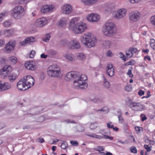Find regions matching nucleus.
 Masks as SVG:
<instances>
[{"label":"nucleus","instance_id":"nucleus-14","mask_svg":"<svg viewBox=\"0 0 155 155\" xmlns=\"http://www.w3.org/2000/svg\"><path fill=\"white\" fill-rule=\"evenodd\" d=\"M25 68L30 71H34L36 69L35 63L33 61H27L25 64Z\"/></svg>","mask_w":155,"mask_h":155},{"label":"nucleus","instance_id":"nucleus-50","mask_svg":"<svg viewBox=\"0 0 155 155\" xmlns=\"http://www.w3.org/2000/svg\"><path fill=\"white\" fill-rule=\"evenodd\" d=\"M112 123L111 122H110L107 124V127L108 128L110 129L112 128L113 127H114V126L113 125H110Z\"/></svg>","mask_w":155,"mask_h":155},{"label":"nucleus","instance_id":"nucleus-49","mask_svg":"<svg viewBox=\"0 0 155 155\" xmlns=\"http://www.w3.org/2000/svg\"><path fill=\"white\" fill-rule=\"evenodd\" d=\"M127 74L131 78H133L134 76L131 73V70H128Z\"/></svg>","mask_w":155,"mask_h":155},{"label":"nucleus","instance_id":"nucleus-53","mask_svg":"<svg viewBox=\"0 0 155 155\" xmlns=\"http://www.w3.org/2000/svg\"><path fill=\"white\" fill-rule=\"evenodd\" d=\"M5 16V13H1L0 14V21L3 20V18Z\"/></svg>","mask_w":155,"mask_h":155},{"label":"nucleus","instance_id":"nucleus-55","mask_svg":"<svg viewBox=\"0 0 155 155\" xmlns=\"http://www.w3.org/2000/svg\"><path fill=\"white\" fill-rule=\"evenodd\" d=\"M144 147L147 150V152L150 151L151 150V148L149 147L148 145H145Z\"/></svg>","mask_w":155,"mask_h":155},{"label":"nucleus","instance_id":"nucleus-20","mask_svg":"<svg viewBox=\"0 0 155 155\" xmlns=\"http://www.w3.org/2000/svg\"><path fill=\"white\" fill-rule=\"evenodd\" d=\"M140 14L139 13H131L129 15V18L131 21L135 22L138 20L140 17Z\"/></svg>","mask_w":155,"mask_h":155},{"label":"nucleus","instance_id":"nucleus-64","mask_svg":"<svg viewBox=\"0 0 155 155\" xmlns=\"http://www.w3.org/2000/svg\"><path fill=\"white\" fill-rule=\"evenodd\" d=\"M150 47L153 49H155V43L154 44H150Z\"/></svg>","mask_w":155,"mask_h":155},{"label":"nucleus","instance_id":"nucleus-36","mask_svg":"<svg viewBox=\"0 0 155 155\" xmlns=\"http://www.w3.org/2000/svg\"><path fill=\"white\" fill-rule=\"evenodd\" d=\"M126 54L127 56L129 58L131 57L133 55L132 52L130 50V48L126 51Z\"/></svg>","mask_w":155,"mask_h":155},{"label":"nucleus","instance_id":"nucleus-7","mask_svg":"<svg viewBox=\"0 0 155 155\" xmlns=\"http://www.w3.org/2000/svg\"><path fill=\"white\" fill-rule=\"evenodd\" d=\"M126 12L127 11L126 9H120L114 14V16L117 19H119L125 16Z\"/></svg>","mask_w":155,"mask_h":155},{"label":"nucleus","instance_id":"nucleus-51","mask_svg":"<svg viewBox=\"0 0 155 155\" xmlns=\"http://www.w3.org/2000/svg\"><path fill=\"white\" fill-rule=\"evenodd\" d=\"M57 52L54 51L50 50L49 51V53L51 55H54L56 54Z\"/></svg>","mask_w":155,"mask_h":155},{"label":"nucleus","instance_id":"nucleus-48","mask_svg":"<svg viewBox=\"0 0 155 155\" xmlns=\"http://www.w3.org/2000/svg\"><path fill=\"white\" fill-rule=\"evenodd\" d=\"M97 126L94 123L91 124L90 126L91 129L94 130L96 128Z\"/></svg>","mask_w":155,"mask_h":155},{"label":"nucleus","instance_id":"nucleus-31","mask_svg":"<svg viewBox=\"0 0 155 155\" xmlns=\"http://www.w3.org/2000/svg\"><path fill=\"white\" fill-rule=\"evenodd\" d=\"M65 58L68 60L70 61H74V59L73 54H67L65 56Z\"/></svg>","mask_w":155,"mask_h":155},{"label":"nucleus","instance_id":"nucleus-8","mask_svg":"<svg viewBox=\"0 0 155 155\" xmlns=\"http://www.w3.org/2000/svg\"><path fill=\"white\" fill-rule=\"evenodd\" d=\"M17 87L20 90L24 91L30 88L28 85H26L23 79H21L17 83Z\"/></svg>","mask_w":155,"mask_h":155},{"label":"nucleus","instance_id":"nucleus-30","mask_svg":"<svg viewBox=\"0 0 155 155\" xmlns=\"http://www.w3.org/2000/svg\"><path fill=\"white\" fill-rule=\"evenodd\" d=\"M13 34V31L12 30L9 29L4 31V35L8 37L11 36Z\"/></svg>","mask_w":155,"mask_h":155},{"label":"nucleus","instance_id":"nucleus-61","mask_svg":"<svg viewBox=\"0 0 155 155\" xmlns=\"http://www.w3.org/2000/svg\"><path fill=\"white\" fill-rule=\"evenodd\" d=\"M106 111V110L104 109V108H103L102 109H101L96 110V111L97 112H101V111H103V112H104Z\"/></svg>","mask_w":155,"mask_h":155},{"label":"nucleus","instance_id":"nucleus-58","mask_svg":"<svg viewBox=\"0 0 155 155\" xmlns=\"http://www.w3.org/2000/svg\"><path fill=\"white\" fill-rule=\"evenodd\" d=\"M138 93L139 96H142V95L144 94V92L142 90H140L139 91Z\"/></svg>","mask_w":155,"mask_h":155},{"label":"nucleus","instance_id":"nucleus-9","mask_svg":"<svg viewBox=\"0 0 155 155\" xmlns=\"http://www.w3.org/2000/svg\"><path fill=\"white\" fill-rule=\"evenodd\" d=\"M68 46L71 49H79L81 47L80 43L76 39L72 40L69 42Z\"/></svg>","mask_w":155,"mask_h":155},{"label":"nucleus","instance_id":"nucleus-11","mask_svg":"<svg viewBox=\"0 0 155 155\" xmlns=\"http://www.w3.org/2000/svg\"><path fill=\"white\" fill-rule=\"evenodd\" d=\"M23 80L25 83L26 85H28V86L30 87V88L34 84L35 82V80L30 75H28L25 78H24Z\"/></svg>","mask_w":155,"mask_h":155},{"label":"nucleus","instance_id":"nucleus-41","mask_svg":"<svg viewBox=\"0 0 155 155\" xmlns=\"http://www.w3.org/2000/svg\"><path fill=\"white\" fill-rule=\"evenodd\" d=\"M150 20L151 23L155 26V15L152 16Z\"/></svg>","mask_w":155,"mask_h":155},{"label":"nucleus","instance_id":"nucleus-59","mask_svg":"<svg viewBox=\"0 0 155 155\" xmlns=\"http://www.w3.org/2000/svg\"><path fill=\"white\" fill-rule=\"evenodd\" d=\"M48 57V55L47 54H45L44 53L41 54L40 55V57L42 58H46Z\"/></svg>","mask_w":155,"mask_h":155},{"label":"nucleus","instance_id":"nucleus-10","mask_svg":"<svg viewBox=\"0 0 155 155\" xmlns=\"http://www.w3.org/2000/svg\"><path fill=\"white\" fill-rule=\"evenodd\" d=\"M87 19L90 21L96 22L100 20V18L97 14L91 13L87 15Z\"/></svg>","mask_w":155,"mask_h":155},{"label":"nucleus","instance_id":"nucleus-38","mask_svg":"<svg viewBox=\"0 0 155 155\" xmlns=\"http://www.w3.org/2000/svg\"><path fill=\"white\" fill-rule=\"evenodd\" d=\"M11 25V22L8 20L5 21L3 23V25L5 27H8L10 26Z\"/></svg>","mask_w":155,"mask_h":155},{"label":"nucleus","instance_id":"nucleus-15","mask_svg":"<svg viewBox=\"0 0 155 155\" xmlns=\"http://www.w3.org/2000/svg\"><path fill=\"white\" fill-rule=\"evenodd\" d=\"M130 107L131 108L134 107V110L138 111H142L143 108V105L142 104L138 103H132L130 104Z\"/></svg>","mask_w":155,"mask_h":155},{"label":"nucleus","instance_id":"nucleus-39","mask_svg":"<svg viewBox=\"0 0 155 155\" xmlns=\"http://www.w3.org/2000/svg\"><path fill=\"white\" fill-rule=\"evenodd\" d=\"M130 151L133 153H136L137 152V150L134 147H130Z\"/></svg>","mask_w":155,"mask_h":155},{"label":"nucleus","instance_id":"nucleus-24","mask_svg":"<svg viewBox=\"0 0 155 155\" xmlns=\"http://www.w3.org/2000/svg\"><path fill=\"white\" fill-rule=\"evenodd\" d=\"M80 29L79 28L78 23H76L73 26L72 30L76 34H81V32Z\"/></svg>","mask_w":155,"mask_h":155},{"label":"nucleus","instance_id":"nucleus-16","mask_svg":"<svg viewBox=\"0 0 155 155\" xmlns=\"http://www.w3.org/2000/svg\"><path fill=\"white\" fill-rule=\"evenodd\" d=\"M63 12L66 14H70L72 11L71 6L70 5L66 4L64 5L61 7Z\"/></svg>","mask_w":155,"mask_h":155},{"label":"nucleus","instance_id":"nucleus-19","mask_svg":"<svg viewBox=\"0 0 155 155\" xmlns=\"http://www.w3.org/2000/svg\"><path fill=\"white\" fill-rule=\"evenodd\" d=\"M47 22V20L45 18L38 19L36 21V25L38 27H41L45 25Z\"/></svg>","mask_w":155,"mask_h":155},{"label":"nucleus","instance_id":"nucleus-34","mask_svg":"<svg viewBox=\"0 0 155 155\" xmlns=\"http://www.w3.org/2000/svg\"><path fill=\"white\" fill-rule=\"evenodd\" d=\"M62 141L63 142L61 146V147L62 149H65L68 147V144L65 141L62 140Z\"/></svg>","mask_w":155,"mask_h":155},{"label":"nucleus","instance_id":"nucleus-6","mask_svg":"<svg viewBox=\"0 0 155 155\" xmlns=\"http://www.w3.org/2000/svg\"><path fill=\"white\" fill-rule=\"evenodd\" d=\"M12 68L9 65H6L0 70V74L2 78H5L7 75L10 73L12 71Z\"/></svg>","mask_w":155,"mask_h":155},{"label":"nucleus","instance_id":"nucleus-22","mask_svg":"<svg viewBox=\"0 0 155 155\" xmlns=\"http://www.w3.org/2000/svg\"><path fill=\"white\" fill-rule=\"evenodd\" d=\"M18 74L17 72H14L10 75L8 77V79L10 82H13L18 77Z\"/></svg>","mask_w":155,"mask_h":155},{"label":"nucleus","instance_id":"nucleus-18","mask_svg":"<svg viewBox=\"0 0 155 155\" xmlns=\"http://www.w3.org/2000/svg\"><path fill=\"white\" fill-rule=\"evenodd\" d=\"M54 8L52 5H44L41 8V11L42 13L45 14L52 11Z\"/></svg>","mask_w":155,"mask_h":155},{"label":"nucleus","instance_id":"nucleus-63","mask_svg":"<svg viewBox=\"0 0 155 155\" xmlns=\"http://www.w3.org/2000/svg\"><path fill=\"white\" fill-rule=\"evenodd\" d=\"M38 140H39V142L41 143H43L45 141L44 140V139L43 138H40L38 139Z\"/></svg>","mask_w":155,"mask_h":155},{"label":"nucleus","instance_id":"nucleus-60","mask_svg":"<svg viewBox=\"0 0 155 155\" xmlns=\"http://www.w3.org/2000/svg\"><path fill=\"white\" fill-rule=\"evenodd\" d=\"M141 0H130V2L133 4L135 3H137L140 2Z\"/></svg>","mask_w":155,"mask_h":155},{"label":"nucleus","instance_id":"nucleus-45","mask_svg":"<svg viewBox=\"0 0 155 155\" xmlns=\"http://www.w3.org/2000/svg\"><path fill=\"white\" fill-rule=\"evenodd\" d=\"M70 143L73 146H77L78 143L76 141H71Z\"/></svg>","mask_w":155,"mask_h":155},{"label":"nucleus","instance_id":"nucleus-35","mask_svg":"<svg viewBox=\"0 0 155 155\" xmlns=\"http://www.w3.org/2000/svg\"><path fill=\"white\" fill-rule=\"evenodd\" d=\"M50 37L51 36L49 34H47L43 38V40L45 42H47L49 41Z\"/></svg>","mask_w":155,"mask_h":155},{"label":"nucleus","instance_id":"nucleus-40","mask_svg":"<svg viewBox=\"0 0 155 155\" xmlns=\"http://www.w3.org/2000/svg\"><path fill=\"white\" fill-rule=\"evenodd\" d=\"M35 51L34 50H32L30 54V58H33L35 54Z\"/></svg>","mask_w":155,"mask_h":155},{"label":"nucleus","instance_id":"nucleus-28","mask_svg":"<svg viewBox=\"0 0 155 155\" xmlns=\"http://www.w3.org/2000/svg\"><path fill=\"white\" fill-rule=\"evenodd\" d=\"M104 82L103 85L104 87L106 89H108L110 88V84L109 82L105 78V77L104 76Z\"/></svg>","mask_w":155,"mask_h":155},{"label":"nucleus","instance_id":"nucleus-56","mask_svg":"<svg viewBox=\"0 0 155 155\" xmlns=\"http://www.w3.org/2000/svg\"><path fill=\"white\" fill-rule=\"evenodd\" d=\"M112 55V52L110 50H108L107 51L106 53L107 56L108 57H110Z\"/></svg>","mask_w":155,"mask_h":155},{"label":"nucleus","instance_id":"nucleus-54","mask_svg":"<svg viewBox=\"0 0 155 155\" xmlns=\"http://www.w3.org/2000/svg\"><path fill=\"white\" fill-rule=\"evenodd\" d=\"M140 116L142 117L141 120L142 121H143L147 119V117L145 114H141Z\"/></svg>","mask_w":155,"mask_h":155},{"label":"nucleus","instance_id":"nucleus-37","mask_svg":"<svg viewBox=\"0 0 155 155\" xmlns=\"http://www.w3.org/2000/svg\"><path fill=\"white\" fill-rule=\"evenodd\" d=\"M16 3L17 4H22L24 3H27V0H16Z\"/></svg>","mask_w":155,"mask_h":155},{"label":"nucleus","instance_id":"nucleus-42","mask_svg":"<svg viewBox=\"0 0 155 155\" xmlns=\"http://www.w3.org/2000/svg\"><path fill=\"white\" fill-rule=\"evenodd\" d=\"M76 19L75 18H72L70 22V25L71 26H72L73 25H74L75 22L76 21Z\"/></svg>","mask_w":155,"mask_h":155},{"label":"nucleus","instance_id":"nucleus-47","mask_svg":"<svg viewBox=\"0 0 155 155\" xmlns=\"http://www.w3.org/2000/svg\"><path fill=\"white\" fill-rule=\"evenodd\" d=\"M130 50H131L132 52V53L133 54H134L136 53L137 51V49L135 48H130Z\"/></svg>","mask_w":155,"mask_h":155},{"label":"nucleus","instance_id":"nucleus-21","mask_svg":"<svg viewBox=\"0 0 155 155\" xmlns=\"http://www.w3.org/2000/svg\"><path fill=\"white\" fill-rule=\"evenodd\" d=\"M35 41V39L33 37H28L25 39V41L20 42L19 44L21 45L25 46L26 44H31V43Z\"/></svg>","mask_w":155,"mask_h":155},{"label":"nucleus","instance_id":"nucleus-12","mask_svg":"<svg viewBox=\"0 0 155 155\" xmlns=\"http://www.w3.org/2000/svg\"><path fill=\"white\" fill-rule=\"evenodd\" d=\"M15 45V41H10L7 43L5 47V51L8 53H9L11 51L14 49Z\"/></svg>","mask_w":155,"mask_h":155},{"label":"nucleus","instance_id":"nucleus-44","mask_svg":"<svg viewBox=\"0 0 155 155\" xmlns=\"http://www.w3.org/2000/svg\"><path fill=\"white\" fill-rule=\"evenodd\" d=\"M125 90L127 91H130L132 90V88L130 85H127L125 87Z\"/></svg>","mask_w":155,"mask_h":155},{"label":"nucleus","instance_id":"nucleus-23","mask_svg":"<svg viewBox=\"0 0 155 155\" xmlns=\"http://www.w3.org/2000/svg\"><path fill=\"white\" fill-rule=\"evenodd\" d=\"M67 21V18H63L58 22V25L60 27H64L66 25Z\"/></svg>","mask_w":155,"mask_h":155},{"label":"nucleus","instance_id":"nucleus-4","mask_svg":"<svg viewBox=\"0 0 155 155\" xmlns=\"http://www.w3.org/2000/svg\"><path fill=\"white\" fill-rule=\"evenodd\" d=\"M47 74L50 77L56 78L61 77L62 75L60 68L57 65L50 66L48 69Z\"/></svg>","mask_w":155,"mask_h":155},{"label":"nucleus","instance_id":"nucleus-13","mask_svg":"<svg viewBox=\"0 0 155 155\" xmlns=\"http://www.w3.org/2000/svg\"><path fill=\"white\" fill-rule=\"evenodd\" d=\"M106 73L110 77H112L114 74V70L113 65L111 64H108L106 68Z\"/></svg>","mask_w":155,"mask_h":155},{"label":"nucleus","instance_id":"nucleus-32","mask_svg":"<svg viewBox=\"0 0 155 155\" xmlns=\"http://www.w3.org/2000/svg\"><path fill=\"white\" fill-rule=\"evenodd\" d=\"M9 60L12 62L13 64H15L17 61V58L14 56H12L9 58Z\"/></svg>","mask_w":155,"mask_h":155},{"label":"nucleus","instance_id":"nucleus-33","mask_svg":"<svg viewBox=\"0 0 155 155\" xmlns=\"http://www.w3.org/2000/svg\"><path fill=\"white\" fill-rule=\"evenodd\" d=\"M85 58V54L83 53H79L77 56V58L80 60H84Z\"/></svg>","mask_w":155,"mask_h":155},{"label":"nucleus","instance_id":"nucleus-5","mask_svg":"<svg viewBox=\"0 0 155 155\" xmlns=\"http://www.w3.org/2000/svg\"><path fill=\"white\" fill-rule=\"evenodd\" d=\"M25 14L24 8L22 6H15L12 10L11 15L14 18L19 19L23 17Z\"/></svg>","mask_w":155,"mask_h":155},{"label":"nucleus","instance_id":"nucleus-17","mask_svg":"<svg viewBox=\"0 0 155 155\" xmlns=\"http://www.w3.org/2000/svg\"><path fill=\"white\" fill-rule=\"evenodd\" d=\"M11 87V85L7 82L2 83L0 81V91H4L9 89Z\"/></svg>","mask_w":155,"mask_h":155},{"label":"nucleus","instance_id":"nucleus-25","mask_svg":"<svg viewBox=\"0 0 155 155\" xmlns=\"http://www.w3.org/2000/svg\"><path fill=\"white\" fill-rule=\"evenodd\" d=\"M78 24L79 27V28L81 29L80 30L81 33L83 32L85 29L87 28V25L84 23H78Z\"/></svg>","mask_w":155,"mask_h":155},{"label":"nucleus","instance_id":"nucleus-3","mask_svg":"<svg viewBox=\"0 0 155 155\" xmlns=\"http://www.w3.org/2000/svg\"><path fill=\"white\" fill-rule=\"evenodd\" d=\"M117 30L115 25L111 22L106 23L102 28V31L104 34L108 37H112L115 35Z\"/></svg>","mask_w":155,"mask_h":155},{"label":"nucleus","instance_id":"nucleus-26","mask_svg":"<svg viewBox=\"0 0 155 155\" xmlns=\"http://www.w3.org/2000/svg\"><path fill=\"white\" fill-rule=\"evenodd\" d=\"M84 4L86 5L93 4L96 3L98 0H81Z\"/></svg>","mask_w":155,"mask_h":155},{"label":"nucleus","instance_id":"nucleus-27","mask_svg":"<svg viewBox=\"0 0 155 155\" xmlns=\"http://www.w3.org/2000/svg\"><path fill=\"white\" fill-rule=\"evenodd\" d=\"M103 47L105 48H109L111 45V42L110 41H104L103 43Z\"/></svg>","mask_w":155,"mask_h":155},{"label":"nucleus","instance_id":"nucleus-46","mask_svg":"<svg viewBox=\"0 0 155 155\" xmlns=\"http://www.w3.org/2000/svg\"><path fill=\"white\" fill-rule=\"evenodd\" d=\"M118 119L119 120V122L120 123H123L124 122V120L123 117H122L121 116H118Z\"/></svg>","mask_w":155,"mask_h":155},{"label":"nucleus","instance_id":"nucleus-1","mask_svg":"<svg viewBox=\"0 0 155 155\" xmlns=\"http://www.w3.org/2000/svg\"><path fill=\"white\" fill-rule=\"evenodd\" d=\"M66 78L68 80L74 79V85L78 89L86 88L87 86V84L86 82V81L87 79V77L84 74H81L77 72L71 71L67 74Z\"/></svg>","mask_w":155,"mask_h":155},{"label":"nucleus","instance_id":"nucleus-62","mask_svg":"<svg viewBox=\"0 0 155 155\" xmlns=\"http://www.w3.org/2000/svg\"><path fill=\"white\" fill-rule=\"evenodd\" d=\"M150 91H148L147 92V96L145 97L146 98H148L149 97H150L151 96V94H150Z\"/></svg>","mask_w":155,"mask_h":155},{"label":"nucleus","instance_id":"nucleus-2","mask_svg":"<svg viewBox=\"0 0 155 155\" xmlns=\"http://www.w3.org/2000/svg\"><path fill=\"white\" fill-rule=\"evenodd\" d=\"M81 41L83 44L89 48L94 46L97 41L96 38L89 32L86 33L82 36Z\"/></svg>","mask_w":155,"mask_h":155},{"label":"nucleus","instance_id":"nucleus-52","mask_svg":"<svg viewBox=\"0 0 155 155\" xmlns=\"http://www.w3.org/2000/svg\"><path fill=\"white\" fill-rule=\"evenodd\" d=\"M97 148L98 149L96 150L97 151L100 152L101 151H104V148L103 147L98 146Z\"/></svg>","mask_w":155,"mask_h":155},{"label":"nucleus","instance_id":"nucleus-43","mask_svg":"<svg viewBox=\"0 0 155 155\" xmlns=\"http://www.w3.org/2000/svg\"><path fill=\"white\" fill-rule=\"evenodd\" d=\"M134 60H131L129 62H127L125 65H132L134 64Z\"/></svg>","mask_w":155,"mask_h":155},{"label":"nucleus","instance_id":"nucleus-57","mask_svg":"<svg viewBox=\"0 0 155 155\" xmlns=\"http://www.w3.org/2000/svg\"><path fill=\"white\" fill-rule=\"evenodd\" d=\"M5 43V41L3 39H0V47L2 46Z\"/></svg>","mask_w":155,"mask_h":155},{"label":"nucleus","instance_id":"nucleus-29","mask_svg":"<svg viewBox=\"0 0 155 155\" xmlns=\"http://www.w3.org/2000/svg\"><path fill=\"white\" fill-rule=\"evenodd\" d=\"M86 135L88 137H92L93 138H96L98 139H101L103 138V137L101 136L98 135H96L94 133H92L91 134H86Z\"/></svg>","mask_w":155,"mask_h":155}]
</instances>
